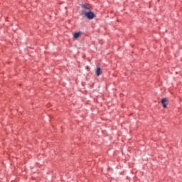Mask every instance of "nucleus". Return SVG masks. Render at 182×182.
Listing matches in <instances>:
<instances>
[{
	"label": "nucleus",
	"mask_w": 182,
	"mask_h": 182,
	"mask_svg": "<svg viewBox=\"0 0 182 182\" xmlns=\"http://www.w3.org/2000/svg\"><path fill=\"white\" fill-rule=\"evenodd\" d=\"M82 8L84 9V11H85V12H90V9L92 8V4H85L82 6Z\"/></svg>",
	"instance_id": "obj_1"
},
{
	"label": "nucleus",
	"mask_w": 182,
	"mask_h": 182,
	"mask_svg": "<svg viewBox=\"0 0 182 182\" xmlns=\"http://www.w3.org/2000/svg\"><path fill=\"white\" fill-rule=\"evenodd\" d=\"M85 16L87 18V19H93V18H95L96 16L93 11H88L85 13Z\"/></svg>",
	"instance_id": "obj_2"
},
{
	"label": "nucleus",
	"mask_w": 182,
	"mask_h": 182,
	"mask_svg": "<svg viewBox=\"0 0 182 182\" xmlns=\"http://www.w3.org/2000/svg\"><path fill=\"white\" fill-rule=\"evenodd\" d=\"M102 73H103V70H102V68H100V67L97 66L95 70L96 76H100Z\"/></svg>",
	"instance_id": "obj_3"
},
{
	"label": "nucleus",
	"mask_w": 182,
	"mask_h": 182,
	"mask_svg": "<svg viewBox=\"0 0 182 182\" xmlns=\"http://www.w3.org/2000/svg\"><path fill=\"white\" fill-rule=\"evenodd\" d=\"M161 103L164 109H167V98H162Z\"/></svg>",
	"instance_id": "obj_4"
},
{
	"label": "nucleus",
	"mask_w": 182,
	"mask_h": 182,
	"mask_svg": "<svg viewBox=\"0 0 182 182\" xmlns=\"http://www.w3.org/2000/svg\"><path fill=\"white\" fill-rule=\"evenodd\" d=\"M82 35V32L79 31V32H75L73 33V37L75 39H77V38H79V36H80Z\"/></svg>",
	"instance_id": "obj_5"
}]
</instances>
